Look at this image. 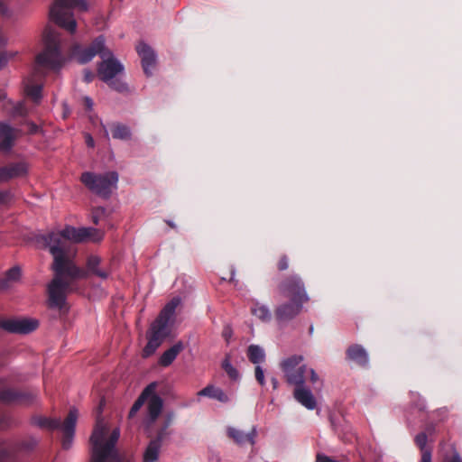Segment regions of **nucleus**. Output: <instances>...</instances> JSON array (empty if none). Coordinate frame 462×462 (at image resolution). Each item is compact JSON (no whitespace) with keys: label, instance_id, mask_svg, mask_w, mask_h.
Instances as JSON below:
<instances>
[{"label":"nucleus","instance_id":"nucleus-1","mask_svg":"<svg viewBox=\"0 0 462 462\" xmlns=\"http://www.w3.org/2000/svg\"><path fill=\"white\" fill-rule=\"evenodd\" d=\"M104 233L94 227L76 228L67 226L61 231L51 230L36 236V243L47 248L53 257L51 269L54 277L48 284L49 305L52 309L62 310L66 307L67 294L74 291L72 282L87 277V272L79 267L65 251V240L75 243L85 241L100 242Z\"/></svg>","mask_w":462,"mask_h":462},{"label":"nucleus","instance_id":"nucleus-2","mask_svg":"<svg viewBox=\"0 0 462 462\" xmlns=\"http://www.w3.org/2000/svg\"><path fill=\"white\" fill-rule=\"evenodd\" d=\"M44 50L36 57L33 71L24 80V91L35 103L42 99V84L41 79L46 70L59 71L65 63L60 51V36L53 29H48L44 34Z\"/></svg>","mask_w":462,"mask_h":462},{"label":"nucleus","instance_id":"nucleus-3","mask_svg":"<svg viewBox=\"0 0 462 462\" xmlns=\"http://www.w3.org/2000/svg\"><path fill=\"white\" fill-rule=\"evenodd\" d=\"M120 437L119 428L110 431L109 427L102 420H97L90 437V462H121L116 447Z\"/></svg>","mask_w":462,"mask_h":462},{"label":"nucleus","instance_id":"nucleus-4","mask_svg":"<svg viewBox=\"0 0 462 462\" xmlns=\"http://www.w3.org/2000/svg\"><path fill=\"white\" fill-rule=\"evenodd\" d=\"M282 293L286 297L291 298V302L283 303L275 310V316L280 324L293 319L300 314L304 302L309 300V296L305 291L304 283L301 279L293 275L286 279L280 285Z\"/></svg>","mask_w":462,"mask_h":462},{"label":"nucleus","instance_id":"nucleus-5","mask_svg":"<svg viewBox=\"0 0 462 462\" xmlns=\"http://www.w3.org/2000/svg\"><path fill=\"white\" fill-rule=\"evenodd\" d=\"M181 299L175 297L170 300L161 310L157 319L151 325L148 333V342L143 348L144 356L152 355L171 333V325L173 322L177 307Z\"/></svg>","mask_w":462,"mask_h":462},{"label":"nucleus","instance_id":"nucleus-6","mask_svg":"<svg viewBox=\"0 0 462 462\" xmlns=\"http://www.w3.org/2000/svg\"><path fill=\"white\" fill-rule=\"evenodd\" d=\"M78 416V410L76 408H71L63 423H61L60 419L59 418L36 416L32 418V424L51 430H60L63 433L62 448L64 449H69L71 448L73 443Z\"/></svg>","mask_w":462,"mask_h":462},{"label":"nucleus","instance_id":"nucleus-7","mask_svg":"<svg viewBox=\"0 0 462 462\" xmlns=\"http://www.w3.org/2000/svg\"><path fill=\"white\" fill-rule=\"evenodd\" d=\"M102 61L98 64L97 73L101 80L106 83L112 89L117 92L127 90V85L117 75L124 72L123 64L115 57L108 49L101 54Z\"/></svg>","mask_w":462,"mask_h":462},{"label":"nucleus","instance_id":"nucleus-8","mask_svg":"<svg viewBox=\"0 0 462 462\" xmlns=\"http://www.w3.org/2000/svg\"><path fill=\"white\" fill-rule=\"evenodd\" d=\"M76 7L87 11L88 3L85 0H56L50 11L51 18L59 26L74 33L77 29V22L71 10Z\"/></svg>","mask_w":462,"mask_h":462},{"label":"nucleus","instance_id":"nucleus-9","mask_svg":"<svg viewBox=\"0 0 462 462\" xmlns=\"http://www.w3.org/2000/svg\"><path fill=\"white\" fill-rule=\"evenodd\" d=\"M118 179V173L114 171L104 173L86 171L80 177L81 182L91 192L103 199L110 198L113 191L116 189Z\"/></svg>","mask_w":462,"mask_h":462},{"label":"nucleus","instance_id":"nucleus-10","mask_svg":"<svg viewBox=\"0 0 462 462\" xmlns=\"http://www.w3.org/2000/svg\"><path fill=\"white\" fill-rule=\"evenodd\" d=\"M304 357L301 355H293L281 363V368L284 374L286 382L290 385H297L304 383L307 373V365L303 364Z\"/></svg>","mask_w":462,"mask_h":462},{"label":"nucleus","instance_id":"nucleus-11","mask_svg":"<svg viewBox=\"0 0 462 462\" xmlns=\"http://www.w3.org/2000/svg\"><path fill=\"white\" fill-rule=\"evenodd\" d=\"M39 439L29 436L22 441L9 443L5 440L0 441V460L13 458L19 453L32 452L38 445Z\"/></svg>","mask_w":462,"mask_h":462},{"label":"nucleus","instance_id":"nucleus-12","mask_svg":"<svg viewBox=\"0 0 462 462\" xmlns=\"http://www.w3.org/2000/svg\"><path fill=\"white\" fill-rule=\"evenodd\" d=\"M106 49L105 37L100 35L88 48H82L79 44H75L71 49V55L77 59L79 63L86 64L92 60L96 55L101 58L102 52H105Z\"/></svg>","mask_w":462,"mask_h":462},{"label":"nucleus","instance_id":"nucleus-13","mask_svg":"<svg viewBox=\"0 0 462 462\" xmlns=\"http://www.w3.org/2000/svg\"><path fill=\"white\" fill-rule=\"evenodd\" d=\"M37 327L38 321L32 319H0V329L10 333L28 334Z\"/></svg>","mask_w":462,"mask_h":462},{"label":"nucleus","instance_id":"nucleus-14","mask_svg":"<svg viewBox=\"0 0 462 462\" xmlns=\"http://www.w3.org/2000/svg\"><path fill=\"white\" fill-rule=\"evenodd\" d=\"M293 397L297 402L307 410L313 411L317 408V399L311 389L306 385L305 381L294 386Z\"/></svg>","mask_w":462,"mask_h":462},{"label":"nucleus","instance_id":"nucleus-15","mask_svg":"<svg viewBox=\"0 0 462 462\" xmlns=\"http://www.w3.org/2000/svg\"><path fill=\"white\" fill-rule=\"evenodd\" d=\"M136 51L142 60V66L146 76H152L157 62V55L151 46L144 42L137 45Z\"/></svg>","mask_w":462,"mask_h":462},{"label":"nucleus","instance_id":"nucleus-16","mask_svg":"<svg viewBox=\"0 0 462 462\" xmlns=\"http://www.w3.org/2000/svg\"><path fill=\"white\" fill-rule=\"evenodd\" d=\"M29 166L24 161L9 163L0 167V181H8L12 179L22 178L27 175Z\"/></svg>","mask_w":462,"mask_h":462},{"label":"nucleus","instance_id":"nucleus-17","mask_svg":"<svg viewBox=\"0 0 462 462\" xmlns=\"http://www.w3.org/2000/svg\"><path fill=\"white\" fill-rule=\"evenodd\" d=\"M228 438L232 439L237 445L244 446L245 444L254 445L257 437V429L253 427L249 432L229 426L226 429Z\"/></svg>","mask_w":462,"mask_h":462},{"label":"nucleus","instance_id":"nucleus-18","mask_svg":"<svg viewBox=\"0 0 462 462\" xmlns=\"http://www.w3.org/2000/svg\"><path fill=\"white\" fill-rule=\"evenodd\" d=\"M16 139V131L7 123H0V152H9Z\"/></svg>","mask_w":462,"mask_h":462},{"label":"nucleus","instance_id":"nucleus-19","mask_svg":"<svg viewBox=\"0 0 462 462\" xmlns=\"http://www.w3.org/2000/svg\"><path fill=\"white\" fill-rule=\"evenodd\" d=\"M147 417L146 420L149 424L155 421L162 412L163 402L162 399L155 393L150 395L147 399Z\"/></svg>","mask_w":462,"mask_h":462},{"label":"nucleus","instance_id":"nucleus-20","mask_svg":"<svg viewBox=\"0 0 462 462\" xmlns=\"http://www.w3.org/2000/svg\"><path fill=\"white\" fill-rule=\"evenodd\" d=\"M100 263L101 258L98 255H89L86 262L87 270L82 269L84 272H87V277L85 279H87L89 274H94L102 280H106L109 277V273L104 269H100Z\"/></svg>","mask_w":462,"mask_h":462},{"label":"nucleus","instance_id":"nucleus-21","mask_svg":"<svg viewBox=\"0 0 462 462\" xmlns=\"http://www.w3.org/2000/svg\"><path fill=\"white\" fill-rule=\"evenodd\" d=\"M346 357L361 366H366L369 363L368 353L361 345L350 346L346 350Z\"/></svg>","mask_w":462,"mask_h":462},{"label":"nucleus","instance_id":"nucleus-22","mask_svg":"<svg viewBox=\"0 0 462 462\" xmlns=\"http://www.w3.org/2000/svg\"><path fill=\"white\" fill-rule=\"evenodd\" d=\"M157 387V383L152 382L149 383L142 392V393L139 395L137 400L133 404L130 411H129V418L134 417V415L137 413V411L143 407L144 402L147 401V399L152 395Z\"/></svg>","mask_w":462,"mask_h":462},{"label":"nucleus","instance_id":"nucleus-23","mask_svg":"<svg viewBox=\"0 0 462 462\" xmlns=\"http://www.w3.org/2000/svg\"><path fill=\"white\" fill-rule=\"evenodd\" d=\"M183 349L184 345L181 341L175 343L172 346L162 353L159 360L160 365L162 366H169Z\"/></svg>","mask_w":462,"mask_h":462},{"label":"nucleus","instance_id":"nucleus-24","mask_svg":"<svg viewBox=\"0 0 462 462\" xmlns=\"http://www.w3.org/2000/svg\"><path fill=\"white\" fill-rule=\"evenodd\" d=\"M199 396H206L217 400L220 402L226 403L229 402L227 394L219 387L208 385L198 393Z\"/></svg>","mask_w":462,"mask_h":462},{"label":"nucleus","instance_id":"nucleus-25","mask_svg":"<svg viewBox=\"0 0 462 462\" xmlns=\"http://www.w3.org/2000/svg\"><path fill=\"white\" fill-rule=\"evenodd\" d=\"M416 445L421 451V457L420 462H432V453L430 448H427L428 436L426 433L421 432L416 435L415 439Z\"/></svg>","mask_w":462,"mask_h":462},{"label":"nucleus","instance_id":"nucleus-26","mask_svg":"<svg viewBox=\"0 0 462 462\" xmlns=\"http://www.w3.org/2000/svg\"><path fill=\"white\" fill-rule=\"evenodd\" d=\"M251 313L264 323H268L272 319V312L269 307L265 304L260 303L257 300H254V304L251 308Z\"/></svg>","mask_w":462,"mask_h":462},{"label":"nucleus","instance_id":"nucleus-27","mask_svg":"<svg viewBox=\"0 0 462 462\" xmlns=\"http://www.w3.org/2000/svg\"><path fill=\"white\" fill-rule=\"evenodd\" d=\"M161 448L160 439H152L143 452V462H156L160 456Z\"/></svg>","mask_w":462,"mask_h":462},{"label":"nucleus","instance_id":"nucleus-28","mask_svg":"<svg viewBox=\"0 0 462 462\" xmlns=\"http://www.w3.org/2000/svg\"><path fill=\"white\" fill-rule=\"evenodd\" d=\"M247 356L250 362L256 365H261L265 361L264 349L258 345H250L247 349Z\"/></svg>","mask_w":462,"mask_h":462},{"label":"nucleus","instance_id":"nucleus-29","mask_svg":"<svg viewBox=\"0 0 462 462\" xmlns=\"http://www.w3.org/2000/svg\"><path fill=\"white\" fill-rule=\"evenodd\" d=\"M131 129L123 124H114L112 126V136L115 139L129 140L131 138Z\"/></svg>","mask_w":462,"mask_h":462},{"label":"nucleus","instance_id":"nucleus-30","mask_svg":"<svg viewBox=\"0 0 462 462\" xmlns=\"http://www.w3.org/2000/svg\"><path fill=\"white\" fill-rule=\"evenodd\" d=\"M24 397L23 393L11 388L0 390V402L5 403L14 402Z\"/></svg>","mask_w":462,"mask_h":462},{"label":"nucleus","instance_id":"nucleus-31","mask_svg":"<svg viewBox=\"0 0 462 462\" xmlns=\"http://www.w3.org/2000/svg\"><path fill=\"white\" fill-rule=\"evenodd\" d=\"M21 277V269L17 266L7 271L5 279L0 280V288L7 289L9 282H16Z\"/></svg>","mask_w":462,"mask_h":462},{"label":"nucleus","instance_id":"nucleus-32","mask_svg":"<svg viewBox=\"0 0 462 462\" xmlns=\"http://www.w3.org/2000/svg\"><path fill=\"white\" fill-rule=\"evenodd\" d=\"M222 368L229 376L230 379L236 381L240 377L239 372L237 369L231 364L228 357H226L222 362Z\"/></svg>","mask_w":462,"mask_h":462},{"label":"nucleus","instance_id":"nucleus-33","mask_svg":"<svg viewBox=\"0 0 462 462\" xmlns=\"http://www.w3.org/2000/svg\"><path fill=\"white\" fill-rule=\"evenodd\" d=\"M310 375V382L313 386V389L317 392H320L323 387V381L313 368L307 367V373Z\"/></svg>","mask_w":462,"mask_h":462},{"label":"nucleus","instance_id":"nucleus-34","mask_svg":"<svg viewBox=\"0 0 462 462\" xmlns=\"http://www.w3.org/2000/svg\"><path fill=\"white\" fill-rule=\"evenodd\" d=\"M254 376L260 385H265L264 372L261 365H256L254 369Z\"/></svg>","mask_w":462,"mask_h":462},{"label":"nucleus","instance_id":"nucleus-35","mask_svg":"<svg viewBox=\"0 0 462 462\" xmlns=\"http://www.w3.org/2000/svg\"><path fill=\"white\" fill-rule=\"evenodd\" d=\"M15 55L14 52H0V69H3L8 62V60Z\"/></svg>","mask_w":462,"mask_h":462},{"label":"nucleus","instance_id":"nucleus-36","mask_svg":"<svg viewBox=\"0 0 462 462\" xmlns=\"http://www.w3.org/2000/svg\"><path fill=\"white\" fill-rule=\"evenodd\" d=\"M171 420H169L164 426L159 430L157 437L154 439H160V445H162V440L165 439V437L168 435V428L170 426Z\"/></svg>","mask_w":462,"mask_h":462},{"label":"nucleus","instance_id":"nucleus-37","mask_svg":"<svg viewBox=\"0 0 462 462\" xmlns=\"http://www.w3.org/2000/svg\"><path fill=\"white\" fill-rule=\"evenodd\" d=\"M106 214V208H97L93 210L92 212V220L93 222L97 225L98 224V219L100 217V216L102 215H105Z\"/></svg>","mask_w":462,"mask_h":462},{"label":"nucleus","instance_id":"nucleus-38","mask_svg":"<svg viewBox=\"0 0 462 462\" xmlns=\"http://www.w3.org/2000/svg\"><path fill=\"white\" fill-rule=\"evenodd\" d=\"M443 462H462V458L457 452H454L450 457H446Z\"/></svg>","mask_w":462,"mask_h":462},{"label":"nucleus","instance_id":"nucleus-39","mask_svg":"<svg viewBox=\"0 0 462 462\" xmlns=\"http://www.w3.org/2000/svg\"><path fill=\"white\" fill-rule=\"evenodd\" d=\"M94 78H95V75L91 70H89V69L84 70V80L87 83H90L94 79Z\"/></svg>","mask_w":462,"mask_h":462},{"label":"nucleus","instance_id":"nucleus-40","mask_svg":"<svg viewBox=\"0 0 462 462\" xmlns=\"http://www.w3.org/2000/svg\"><path fill=\"white\" fill-rule=\"evenodd\" d=\"M288 259L287 257H282L280 262H279V264H278V267L281 271H283V270H286L288 268Z\"/></svg>","mask_w":462,"mask_h":462},{"label":"nucleus","instance_id":"nucleus-41","mask_svg":"<svg viewBox=\"0 0 462 462\" xmlns=\"http://www.w3.org/2000/svg\"><path fill=\"white\" fill-rule=\"evenodd\" d=\"M85 140H86V143L88 147L93 148L95 146V141H94L93 137L91 136V134H86Z\"/></svg>","mask_w":462,"mask_h":462},{"label":"nucleus","instance_id":"nucleus-42","mask_svg":"<svg viewBox=\"0 0 462 462\" xmlns=\"http://www.w3.org/2000/svg\"><path fill=\"white\" fill-rule=\"evenodd\" d=\"M232 330L229 326H226L223 330V337L226 338V341L231 337Z\"/></svg>","mask_w":462,"mask_h":462},{"label":"nucleus","instance_id":"nucleus-43","mask_svg":"<svg viewBox=\"0 0 462 462\" xmlns=\"http://www.w3.org/2000/svg\"><path fill=\"white\" fill-rule=\"evenodd\" d=\"M84 102H85V105L87 106V109L89 110V111L92 110L93 106H94L93 100L89 97H84Z\"/></svg>","mask_w":462,"mask_h":462},{"label":"nucleus","instance_id":"nucleus-44","mask_svg":"<svg viewBox=\"0 0 462 462\" xmlns=\"http://www.w3.org/2000/svg\"><path fill=\"white\" fill-rule=\"evenodd\" d=\"M38 130H39L38 125H36L35 124H31V125H30V132H31L32 134H35V133H37V132H38Z\"/></svg>","mask_w":462,"mask_h":462},{"label":"nucleus","instance_id":"nucleus-45","mask_svg":"<svg viewBox=\"0 0 462 462\" xmlns=\"http://www.w3.org/2000/svg\"><path fill=\"white\" fill-rule=\"evenodd\" d=\"M9 426V422L5 420H2L0 419V429H5V428H7Z\"/></svg>","mask_w":462,"mask_h":462},{"label":"nucleus","instance_id":"nucleus-46","mask_svg":"<svg viewBox=\"0 0 462 462\" xmlns=\"http://www.w3.org/2000/svg\"><path fill=\"white\" fill-rule=\"evenodd\" d=\"M271 382H272V384H273V390H276V389L278 388V386H279V382H278V380H277L275 377H273V378L271 379Z\"/></svg>","mask_w":462,"mask_h":462},{"label":"nucleus","instance_id":"nucleus-47","mask_svg":"<svg viewBox=\"0 0 462 462\" xmlns=\"http://www.w3.org/2000/svg\"><path fill=\"white\" fill-rule=\"evenodd\" d=\"M415 406L419 409V410H423L425 408V404H424V402L421 401L418 403L415 404Z\"/></svg>","mask_w":462,"mask_h":462},{"label":"nucleus","instance_id":"nucleus-48","mask_svg":"<svg viewBox=\"0 0 462 462\" xmlns=\"http://www.w3.org/2000/svg\"><path fill=\"white\" fill-rule=\"evenodd\" d=\"M102 126H103V128H104V134H105V136H106V138H108L109 134H108L107 129L106 128V126H105L104 125H102Z\"/></svg>","mask_w":462,"mask_h":462},{"label":"nucleus","instance_id":"nucleus-49","mask_svg":"<svg viewBox=\"0 0 462 462\" xmlns=\"http://www.w3.org/2000/svg\"><path fill=\"white\" fill-rule=\"evenodd\" d=\"M5 97L4 91L0 90V100Z\"/></svg>","mask_w":462,"mask_h":462},{"label":"nucleus","instance_id":"nucleus-50","mask_svg":"<svg viewBox=\"0 0 462 462\" xmlns=\"http://www.w3.org/2000/svg\"><path fill=\"white\" fill-rule=\"evenodd\" d=\"M167 224H168L170 226H171V227H175V225H174V223H173L172 221L168 220V221H167Z\"/></svg>","mask_w":462,"mask_h":462},{"label":"nucleus","instance_id":"nucleus-51","mask_svg":"<svg viewBox=\"0 0 462 462\" xmlns=\"http://www.w3.org/2000/svg\"><path fill=\"white\" fill-rule=\"evenodd\" d=\"M234 277H235V270H232V277H231V280H234Z\"/></svg>","mask_w":462,"mask_h":462},{"label":"nucleus","instance_id":"nucleus-52","mask_svg":"<svg viewBox=\"0 0 462 462\" xmlns=\"http://www.w3.org/2000/svg\"><path fill=\"white\" fill-rule=\"evenodd\" d=\"M2 8H3V5H2V3L0 2V10H2Z\"/></svg>","mask_w":462,"mask_h":462},{"label":"nucleus","instance_id":"nucleus-53","mask_svg":"<svg viewBox=\"0 0 462 462\" xmlns=\"http://www.w3.org/2000/svg\"><path fill=\"white\" fill-rule=\"evenodd\" d=\"M2 366V364H0V367Z\"/></svg>","mask_w":462,"mask_h":462}]
</instances>
